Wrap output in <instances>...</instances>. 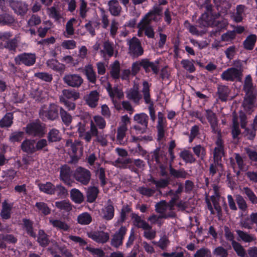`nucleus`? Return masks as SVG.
<instances>
[{
    "mask_svg": "<svg viewBox=\"0 0 257 257\" xmlns=\"http://www.w3.org/2000/svg\"><path fill=\"white\" fill-rule=\"evenodd\" d=\"M126 231L127 229L125 226H121L112 235L111 240V245L116 248L121 245Z\"/></svg>",
    "mask_w": 257,
    "mask_h": 257,
    "instance_id": "obj_10",
    "label": "nucleus"
},
{
    "mask_svg": "<svg viewBox=\"0 0 257 257\" xmlns=\"http://www.w3.org/2000/svg\"><path fill=\"white\" fill-rule=\"evenodd\" d=\"M245 7L243 5H238L236 7V13L234 16V20L236 22H240L242 21V16Z\"/></svg>",
    "mask_w": 257,
    "mask_h": 257,
    "instance_id": "obj_54",
    "label": "nucleus"
},
{
    "mask_svg": "<svg viewBox=\"0 0 257 257\" xmlns=\"http://www.w3.org/2000/svg\"><path fill=\"white\" fill-rule=\"evenodd\" d=\"M242 69L239 68H230L224 71L221 75L223 80L227 81H233L234 80H241Z\"/></svg>",
    "mask_w": 257,
    "mask_h": 257,
    "instance_id": "obj_5",
    "label": "nucleus"
},
{
    "mask_svg": "<svg viewBox=\"0 0 257 257\" xmlns=\"http://www.w3.org/2000/svg\"><path fill=\"white\" fill-rule=\"evenodd\" d=\"M134 121L146 127L148 125V116L145 113H137L134 116Z\"/></svg>",
    "mask_w": 257,
    "mask_h": 257,
    "instance_id": "obj_33",
    "label": "nucleus"
},
{
    "mask_svg": "<svg viewBox=\"0 0 257 257\" xmlns=\"http://www.w3.org/2000/svg\"><path fill=\"white\" fill-rule=\"evenodd\" d=\"M55 206L58 209L66 211H69L72 209L71 204L68 201L66 200L57 201L55 202Z\"/></svg>",
    "mask_w": 257,
    "mask_h": 257,
    "instance_id": "obj_50",
    "label": "nucleus"
},
{
    "mask_svg": "<svg viewBox=\"0 0 257 257\" xmlns=\"http://www.w3.org/2000/svg\"><path fill=\"white\" fill-rule=\"evenodd\" d=\"M38 186L39 190L48 195H54L55 191V185L50 182L46 183H39Z\"/></svg>",
    "mask_w": 257,
    "mask_h": 257,
    "instance_id": "obj_23",
    "label": "nucleus"
},
{
    "mask_svg": "<svg viewBox=\"0 0 257 257\" xmlns=\"http://www.w3.org/2000/svg\"><path fill=\"white\" fill-rule=\"evenodd\" d=\"M18 64H24L26 66H32L36 61V56L32 53H23L17 56L15 59Z\"/></svg>",
    "mask_w": 257,
    "mask_h": 257,
    "instance_id": "obj_11",
    "label": "nucleus"
},
{
    "mask_svg": "<svg viewBox=\"0 0 257 257\" xmlns=\"http://www.w3.org/2000/svg\"><path fill=\"white\" fill-rule=\"evenodd\" d=\"M35 206L38 211L41 212L44 215H48L50 213L51 209L45 203L43 202H37Z\"/></svg>",
    "mask_w": 257,
    "mask_h": 257,
    "instance_id": "obj_53",
    "label": "nucleus"
},
{
    "mask_svg": "<svg viewBox=\"0 0 257 257\" xmlns=\"http://www.w3.org/2000/svg\"><path fill=\"white\" fill-rule=\"evenodd\" d=\"M127 128L126 127L118 126L117 128V141L118 142L119 144H122L123 143V139L125 136L126 132L127 131Z\"/></svg>",
    "mask_w": 257,
    "mask_h": 257,
    "instance_id": "obj_55",
    "label": "nucleus"
},
{
    "mask_svg": "<svg viewBox=\"0 0 257 257\" xmlns=\"http://www.w3.org/2000/svg\"><path fill=\"white\" fill-rule=\"evenodd\" d=\"M56 193L59 198H64L68 194L67 190L61 184L55 185L54 194Z\"/></svg>",
    "mask_w": 257,
    "mask_h": 257,
    "instance_id": "obj_51",
    "label": "nucleus"
},
{
    "mask_svg": "<svg viewBox=\"0 0 257 257\" xmlns=\"http://www.w3.org/2000/svg\"><path fill=\"white\" fill-rule=\"evenodd\" d=\"M43 131L44 126L37 122L28 124L26 128L27 134L34 136H43L44 134Z\"/></svg>",
    "mask_w": 257,
    "mask_h": 257,
    "instance_id": "obj_15",
    "label": "nucleus"
},
{
    "mask_svg": "<svg viewBox=\"0 0 257 257\" xmlns=\"http://www.w3.org/2000/svg\"><path fill=\"white\" fill-rule=\"evenodd\" d=\"M98 193V190L95 187H89L87 191V201L92 203L95 200Z\"/></svg>",
    "mask_w": 257,
    "mask_h": 257,
    "instance_id": "obj_39",
    "label": "nucleus"
},
{
    "mask_svg": "<svg viewBox=\"0 0 257 257\" xmlns=\"http://www.w3.org/2000/svg\"><path fill=\"white\" fill-rule=\"evenodd\" d=\"M71 174L70 168L69 166L67 165L62 166L60 170V179L65 184L70 186H71L72 183L70 180Z\"/></svg>",
    "mask_w": 257,
    "mask_h": 257,
    "instance_id": "obj_20",
    "label": "nucleus"
},
{
    "mask_svg": "<svg viewBox=\"0 0 257 257\" xmlns=\"http://www.w3.org/2000/svg\"><path fill=\"white\" fill-rule=\"evenodd\" d=\"M47 13L50 18L58 21L61 19V14L58 9L55 7H52L47 9Z\"/></svg>",
    "mask_w": 257,
    "mask_h": 257,
    "instance_id": "obj_46",
    "label": "nucleus"
},
{
    "mask_svg": "<svg viewBox=\"0 0 257 257\" xmlns=\"http://www.w3.org/2000/svg\"><path fill=\"white\" fill-rule=\"evenodd\" d=\"M73 176L77 181L86 185L90 181L91 174L89 170L82 167H79L75 171Z\"/></svg>",
    "mask_w": 257,
    "mask_h": 257,
    "instance_id": "obj_6",
    "label": "nucleus"
},
{
    "mask_svg": "<svg viewBox=\"0 0 257 257\" xmlns=\"http://www.w3.org/2000/svg\"><path fill=\"white\" fill-rule=\"evenodd\" d=\"M61 136L59 131L55 128H52L48 133V139L49 142H54L61 140Z\"/></svg>",
    "mask_w": 257,
    "mask_h": 257,
    "instance_id": "obj_45",
    "label": "nucleus"
},
{
    "mask_svg": "<svg viewBox=\"0 0 257 257\" xmlns=\"http://www.w3.org/2000/svg\"><path fill=\"white\" fill-rule=\"evenodd\" d=\"M232 245L237 255L240 257H244L246 254L245 250L239 243L233 241Z\"/></svg>",
    "mask_w": 257,
    "mask_h": 257,
    "instance_id": "obj_49",
    "label": "nucleus"
},
{
    "mask_svg": "<svg viewBox=\"0 0 257 257\" xmlns=\"http://www.w3.org/2000/svg\"><path fill=\"white\" fill-rule=\"evenodd\" d=\"M85 74L88 81L94 83L96 80V75L91 65H87L84 67Z\"/></svg>",
    "mask_w": 257,
    "mask_h": 257,
    "instance_id": "obj_32",
    "label": "nucleus"
},
{
    "mask_svg": "<svg viewBox=\"0 0 257 257\" xmlns=\"http://www.w3.org/2000/svg\"><path fill=\"white\" fill-rule=\"evenodd\" d=\"M19 41V37H16L14 39L7 42L5 47L9 50L14 51L17 47Z\"/></svg>",
    "mask_w": 257,
    "mask_h": 257,
    "instance_id": "obj_59",
    "label": "nucleus"
},
{
    "mask_svg": "<svg viewBox=\"0 0 257 257\" xmlns=\"http://www.w3.org/2000/svg\"><path fill=\"white\" fill-rule=\"evenodd\" d=\"M138 28L139 29L138 33L139 36H142L144 33H145V35L149 38H152L154 37L155 33L154 30L148 22L141 21L138 25Z\"/></svg>",
    "mask_w": 257,
    "mask_h": 257,
    "instance_id": "obj_13",
    "label": "nucleus"
},
{
    "mask_svg": "<svg viewBox=\"0 0 257 257\" xmlns=\"http://www.w3.org/2000/svg\"><path fill=\"white\" fill-rule=\"evenodd\" d=\"M94 124L99 128L103 129L106 126V122L103 118L99 115L93 117Z\"/></svg>",
    "mask_w": 257,
    "mask_h": 257,
    "instance_id": "obj_60",
    "label": "nucleus"
},
{
    "mask_svg": "<svg viewBox=\"0 0 257 257\" xmlns=\"http://www.w3.org/2000/svg\"><path fill=\"white\" fill-rule=\"evenodd\" d=\"M49 221L54 227L58 229L63 231H67L69 229V226L66 223L60 220L50 218Z\"/></svg>",
    "mask_w": 257,
    "mask_h": 257,
    "instance_id": "obj_40",
    "label": "nucleus"
},
{
    "mask_svg": "<svg viewBox=\"0 0 257 257\" xmlns=\"http://www.w3.org/2000/svg\"><path fill=\"white\" fill-rule=\"evenodd\" d=\"M70 197L73 201L80 204L84 200L83 194L77 189L74 188L70 191Z\"/></svg>",
    "mask_w": 257,
    "mask_h": 257,
    "instance_id": "obj_30",
    "label": "nucleus"
},
{
    "mask_svg": "<svg viewBox=\"0 0 257 257\" xmlns=\"http://www.w3.org/2000/svg\"><path fill=\"white\" fill-rule=\"evenodd\" d=\"M13 115L12 113L9 112L0 120V127H9L13 123Z\"/></svg>",
    "mask_w": 257,
    "mask_h": 257,
    "instance_id": "obj_34",
    "label": "nucleus"
},
{
    "mask_svg": "<svg viewBox=\"0 0 257 257\" xmlns=\"http://www.w3.org/2000/svg\"><path fill=\"white\" fill-rule=\"evenodd\" d=\"M63 80L67 85L76 88L80 87L83 82L82 78L76 74H66L63 77Z\"/></svg>",
    "mask_w": 257,
    "mask_h": 257,
    "instance_id": "obj_8",
    "label": "nucleus"
},
{
    "mask_svg": "<svg viewBox=\"0 0 257 257\" xmlns=\"http://www.w3.org/2000/svg\"><path fill=\"white\" fill-rule=\"evenodd\" d=\"M86 249L95 257H103L104 256V251L100 248H94L89 246L86 247Z\"/></svg>",
    "mask_w": 257,
    "mask_h": 257,
    "instance_id": "obj_56",
    "label": "nucleus"
},
{
    "mask_svg": "<svg viewBox=\"0 0 257 257\" xmlns=\"http://www.w3.org/2000/svg\"><path fill=\"white\" fill-rule=\"evenodd\" d=\"M130 53L135 57L142 55L143 50L141 46L139 40L136 38H133L128 41Z\"/></svg>",
    "mask_w": 257,
    "mask_h": 257,
    "instance_id": "obj_14",
    "label": "nucleus"
},
{
    "mask_svg": "<svg viewBox=\"0 0 257 257\" xmlns=\"http://www.w3.org/2000/svg\"><path fill=\"white\" fill-rule=\"evenodd\" d=\"M192 149L193 152L198 158L203 160L206 155V151L203 147L198 145L194 147Z\"/></svg>",
    "mask_w": 257,
    "mask_h": 257,
    "instance_id": "obj_48",
    "label": "nucleus"
},
{
    "mask_svg": "<svg viewBox=\"0 0 257 257\" xmlns=\"http://www.w3.org/2000/svg\"><path fill=\"white\" fill-rule=\"evenodd\" d=\"M80 97V94L74 90H70L69 89H64L62 91V95L60 98H64L65 100L72 99L76 100Z\"/></svg>",
    "mask_w": 257,
    "mask_h": 257,
    "instance_id": "obj_29",
    "label": "nucleus"
},
{
    "mask_svg": "<svg viewBox=\"0 0 257 257\" xmlns=\"http://www.w3.org/2000/svg\"><path fill=\"white\" fill-rule=\"evenodd\" d=\"M151 84L146 80L143 81L142 83V92L143 93L144 99L146 103H151L153 101L151 98L150 88Z\"/></svg>",
    "mask_w": 257,
    "mask_h": 257,
    "instance_id": "obj_25",
    "label": "nucleus"
},
{
    "mask_svg": "<svg viewBox=\"0 0 257 257\" xmlns=\"http://www.w3.org/2000/svg\"><path fill=\"white\" fill-rule=\"evenodd\" d=\"M205 115L208 122L210 123L212 131L215 133L219 134L218 129L217 119L215 114L211 110L207 109L205 110Z\"/></svg>",
    "mask_w": 257,
    "mask_h": 257,
    "instance_id": "obj_19",
    "label": "nucleus"
},
{
    "mask_svg": "<svg viewBox=\"0 0 257 257\" xmlns=\"http://www.w3.org/2000/svg\"><path fill=\"white\" fill-rule=\"evenodd\" d=\"M105 88L114 107L118 110H121V105L119 100L122 99L124 97L122 90L117 87L112 88L109 83H107Z\"/></svg>",
    "mask_w": 257,
    "mask_h": 257,
    "instance_id": "obj_2",
    "label": "nucleus"
},
{
    "mask_svg": "<svg viewBox=\"0 0 257 257\" xmlns=\"http://www.w3.org/2000/svg\"><path fill=\"white\" fill-rule=\"evenodd\" d=\"M114 45L108 41H105L103 44V49L100 51V55L103 58L106 56L110 57L114 53Z\"/></svg>",
    "mask_w": 257,
    "mask_h": 257,
    "instance_id": "obj_21",
    "label": "nucleus"
},
{
    "mask_svg": "<svg viewBox=\"0 0 257 257\" xmlns=\"http://www.w3.org/2000/svg\"><path fill=\"white\" fill-rule=\"evenodd\" d=\"M108 10L111 15L118 16L121 11V7L117 0H110L108 2Z\"/></svg>",
    "mask_w": 257,
    "mask_h": 257,
    "instance_id": "obj_24",
    "label": "nucleus"
},
{
    "mask_svg": "<svg viewBox=\"0 0 257 257\" xmlns=\"http://www.w3.org/2000/svg\"><path fill=\"white\" fill-rule=\"evenodd\" d=\"M183 68L189 72H193L195 71V67L192 61L188 60H183L181 62Z\"/></svg>",
    "mask_w": 257,
    "mask_h": 257,
    "instance_id": "obj_61",
    "label": "nucleus"
},
{
    "mask_svg": "<svg viewBox=\"0 0 257 257\" xmlns=\"http://www.w3.org/2000/svg\"><path fill=\"white\" fill-rule=\"evenodd\" d=\"M161 11L159 7L155 8L153 11L146 14L141 21L148 22L149 24L152 21L158 22L161 19Z\"/></svg>",
    "mask_w": 257,
    "mask_h": 257,
    "instance_id": "obj_16",
    "label": "nucleus"
},
{
    "mask_svg": "<svg viewBox=\"0 0 257 257\" xmlns=\"http://www.w3.org/2000/svg\"><path fill=\"white\" fill-rule=\"evenodd\" d=\"M243 88L245 92V96L242 105L244 110L250 113L254 106L256 94L253 87L252 79L250 75H247L245 77Z\"/></svg>",
    "mask_w": 257,
    "mask_h": 257,
    "instance_id": "obj_1",
    "label": "nucleus"
},
{
    "mask_svg": "<svg viewBox=\"0 0 257 257\" xmlns=\"http://www.w3.org/2000/svg\"><path fill=\"white\" fill-rule=\"evenodd\" d=\"M99 95L98 92L96 91H91L88 95L85 96L84 100L86 103L91 108H95L98 104Z\"/></svg>",
    "mask_w": 257,
    "mask_h": 257,
    "instance_id": "obj_18",
    "label": "nucleus"
},
{
    "mask_svg": "<svg viewBox=\"0 0 257 257\" xmlns=\"http://www.w3.org/2000/svg\"><path fill=\"white\" fill-rule=\"evenodd\" d=\"M12 208V205L11 204H8L6 202L3 203V209L1 213L3 219H8L10 218Z\"/></svg>",
    "mask_w": 257,
    "mask_h": 257,
    "instance_id": "obj_41",
    "label": "nucleus"
},
{
    "mask_svg": "<svg viewBox=\"0 0 257 257\" xmlns=\"http://www.w3.org/2000/svg\"><path fill=\"white\" fill-rule=\"evenodd\" d=\"M61 46L66 49H73L76 47V43L73 40H67L62 42Z\"/></svg>",
    "mask_w": 257,
    "mask_h": 257,
    "instance_id": "obj_63",
    "label": "nucleus"
},
{
    "mask_svg": "<svg viewBox=\"0 0 257 257\" xmlns=\"http://www.w3.org/2000/svg\"><path fill=\"white\" fill-rule=\"evenodd\" d=\"M229 88L225 86H220L218 87V93L219 98L222 101H226L229 94Z\"/></svg>",
    "mask_w": 257,
    "mask_h": 257,
    "instance_id": "obj_52",
    "label": "nucleus"
},
{
    "mask_svg": "<svg viewBox=\"0 0 257 257\" xmlns=\"http://www.w3.org/2000/svg\"><path fill=\"white\" fill-rule=\"evenodd\" d=\"M7 2L17 15L23 16L27 13L28 10V5L22 1L7 0Z\"/></svg>",
    "mask_w": 257,
    "mask_h": 257,
    "instance_id": "obj_4",
    "label": "nucleus"
},
{
    "mask_svg": "<svg viewBox=\"0 0 257 257\" xmlns=\"http://www.w3.org/2000/svg\"><path fill=\"white\" fill-rule=\"evenodd\" d=\"M243 190L245 194L247 195L251 202L252 204H257V197L253 191L248 187L244 188Z\"/></svg>",
    "mask_w": 257,
    "mask_h": 257,
    "instance_id": "obj_57",
    "label": "nucleus"
},
{
    "mask_svg": "<svg viewBox=\"0 0 257 257\" xmlns=\"http://www.w3.org/2000/svg\"><path fill=\"white\" fill-rule=\"evenodd\" d=\"M88 237L99 243H104L109 239V234L107 232L97 231L87 233Z\"/></svg>",
    "mask_w": 257,
    "mask_h": 257,
    "instance_id": "obj_12",
    "label": "nucleus"
},
{
    "mask_svg": "<svg viewBox=\"0 0 257 257\" xmlns=\"http://www.w3.org/2000/svg\"><path fill=\"white\" fill-rule=\"evenodd\" d=\"M100 214L105 220H109L112 219L114 215V209L113 205L110 203L104 206L102 208Z\"/></svg>",
    "mask_w": 257,
    "mask_h": 257,
    "instance_id": "obj_22",
    "label": "nucleus"
},
{
    "mask_svg": "<svg viewBox=\"0 0 257 257\" xmlns=\"http://www.w3.org/2000/svg\"><path fill=\"white\" fill-rule=\"evenodd\" d=\"M110 75L113 78L118 79L120 77V65L115 61L111 66Z\"/></svg>",
    "mask_w": 257,
    "mask_h": 257,
    "instance_id": "obj_44",
    "label": "nucleus"
},
{
    "mask_svg": "<svg viewBox=\"0 0 257 257\" xmlns=\"http://www.w3.org/2000/svg\"><path fill=\"white\" fill-rule=\"evenodd\" d=\"M210 251L206 248H201L198 250L194 257H208L210 256Z\"/></svg>",
    "mask_w": 257,
    "mask_h": 257,
    "instance_id": "obj_64",
    "label": "nucleus"
},
{
    "mask_svg": "<svg viewBox=\"0 0 257 257\" xmlns=\"http://www.w3.org/2000/svg\"><path fill=\"white\" fill-rule=\"evenodd\" d=\"M14 22V17L12 15L6 13L0 15V25H10Z\"/></svg>",
    "mask_w": 257,
    "mask_h": 257,
    "instance_id": "obj_43",
    "label": "nucleus"
},
{
    "mask_svg": "<svg viewBox=\"0 0 257 257\" xmlns=\"http://www.w3.org/2000/svg\"><path fill=\"white\" fill-rule=\"evenodd\" d=\"M24 133L22 132H16L12 133L10 137V141L12 143L21 141L23 138Z\"/></svg>",
    "mask_w": 257,
    "mask_h": 257,
    "instance_id": "obj_62",
    "label": "nucleus"
},
{
    "mask_svg": "<svg viewBox=\"0 0 257 257\" xmlns=\"http://www.w3.org/2000/svg\"><path fill=\"white\" fill-rule=\"evenodd\" d=\"M47 65L50 68L57 72H63L65 70V65L55 59L49 60L47 62Z\"/></svg>",
    "mask_w": 257,
    "mask_h": 257,
    "instance_id": "obj_26",
    "label": "nucleus"
},
{
    "mask_svg": "<svg viewBox=\"0 0 257 257\" xmlns=\"http://www.w3.org/2000/svg\"><path fill=\"white\" fill-rule=\"evenodd\" d=\"M60 114L62 120V121L65 125L68 126L72 121V116L62 107L60 108Z\"/></svg>",
    "mask_w": 257,
    "mask_h": 257,
    "instance_id": "obj_47",
    "label": "nucleus"
},
{
    "mask_svg": "<svg viewBox=\"0 0 257 257\" xmlns=\"http://www.w3.org/2000/svg\"><path fill=\"white\" fill-rule=\"evenodd\" d=\"M257 40V36L254 34H250L243 41L244 48L248 50H251L254 48Z\"/></svg>",
    "mask_w": 257,
    "mask_h": 257,
    "instance_id": "obj_28",
    "label": "nucleus"
},
{
    "mask_svg": "<svg viewBox=\"0 0 257 257\" xmlns=\"http://www.w3.org/2000/svg\"><path fill=\"white\" fill-rule=\"evenodd\" d=\"M38 241L40 244L43 246H46L48 243V239L47 235L42 230H40L39 231Z\"/></svg>",
    "mask_w": 257,
    "mask_h": 257,
    "instance_id": "obj_58",
    "label": "nucleus"
},
{
    "mask_svg": "<svg viewBox=\"0 0 257 257\" xmlns=\"http://www.w3.org/2000/svg\"><path fill=\"white\" fill-rule=\"evenodd\" d=\"M216 147L214 151V158L218 160L220 159L223 154V142L220 137H218L216 142Z\"/></svg>",
    "mask_w": 257,
    "mask_h": 257,
    "instance_id": "obj_27",
    "label": "nucleus"
},
{
    "mask_svg": "<svg viewBox=\"0 0 257 257\" xmlns=\"http://www.w3.org/2000/svg\"><path fill=\"white\" fill-rule=\"evenodd\" d=\"M239 119L240 121L241 126L242 128H245V134L247 138L249 140L253 139L255 136V126L257 124V116L254 119L253 124L251 128H245L246 124V117L245 114L242 111L239 113Z\"/></svg>",
    "mask_w": 257,
    "mask_h": 257,
    "instance_id": "obj_7",
    "label": "nucleus"
},
{
    "mask_svg": "<svg viewBox=\"0 0 257 257\" xmlns=\"http://www.w3.org/2000/svg\"><path fill=\"white\" fill-rule=\"evenodd\" d=\"M40 116L42 118H48L51 120H54L58 116V109L56 105L50 104L48 108H43L40 111Z\"/></svg>",
    "mask_w": 257,
    "mask_h": 257,
    "instance_id": "obj_9",
    "label": "nucleus"
},
{
    "mask_svg": "<svg viewBox=\"0 0 257 257\" xmlns=\"http://www.w3.org/2000/svg\"><path fill=\"white\" fill-rule=\"evenodd\" d=\"M176 202V199H172L169 203L162 201L156 205V210L160 213L161 217L167 218L173 215L172 210Z\"/></svg>",
    "mask_w": 257,
    "mask_h": 257,
    "instance_id": "obj_3",
    "label": "nucleus"
},
{
    "mask_svg": "<svg viewBox=\"0 0 257 257\" xmlns=\"http://www.w3.org/2000/svg\"><path fill=\"white\" fill-rule=\"evenodd\" d=\"M231 133L233 138H237L240 133L239 127L238 118L235 114H233V115Z\"/></svg>",
    "mask_w": 257,
    "mask_h": 257,
    "instance_id": "obj_38",
    "label": "nucleus"
},
{
    "mask_svg": "<svg viewBox=\"0 0 257 257\" xmlns=\"http://www.w3.org/2000/svg\"><path fill=\"white\" fill-rule=\"evenodd\" d=\"M180 157L186 163H193L195 162L196 159L193 154L188 150H184L180 153Z\"/></svg>",
    "mask_w": 257,
    "mask_h": 257,
    "instance_id": "obj_36",
    "label": "nucleus"
},
{
    "mask_svg": "<svg viewBox=\"0 0 257 257\" xmlns=\"http://www.w3.org/2000/svg\"><path fill=\"white\" fill-rule=\"evenodd\" d=\"M198 21L202 27H208L214 25V22L211 20V17L208 13H206L201 15Z\"/></svg>",
    "mask_w": 257,
    "mask_h": 257,
    "instance_id": "obj_37",
    "label": "nucleus"
},
{
    "mask_svg": "<svg viewBox=\"0 0 257 257\" xmlns=\"http://www.w3.org/2000/svg\"><path fill=\"white\" fill-rule=\"evenodd\" d=\"M236 232L239 237L245 242H250L256 239L254 235L248 234L246 232L240 230H236Z\"/></svg>",
    "mask_w": 257,
    "mask_h": 257,
    "instance_id": "obj_35",
    "label": "nucleus"
},
{
    "mask_svg": "<svg viewBox=\"0 0 257 257\" xmlns=\"http://www.w3.org/2000/svg\"><path fill=\"white\" fill-rule=\"evenodd\" d=\"M137 81H135V84L133 88L129 90L126 93V97L127 98L132 100L135 103H139L140 100L142 98V96L139 91V84Z\"/></svg>",
    "mask_w": 257,
    "mask_h": 257,
    "instance_id": "obj_17",
    "label": "nucleus"
},
{
    "mask_svg": "<svg viewBox=\"0 0 257 257\" xmlns=\"http://www.w3.org/2000/svg\"><path fill=\"white\" fill-rule=\"evenodd\" d=\"M34 145L35 141L34 140H26L22 143L21 148L24 152L32 153L36 151Z\"/></svg>",
    "mask_w": 257,
    "mask_h": 257,
    "instance_id": "obj_31",
    "label": "nucleus"
},
{
    "mask_svg": "<svg viewBox=\"0 0 257 257\" xmlns=\"http://www.w3.org/2000/svg\"><path fill=\"white\" fill-rule=\"evenodd\" d=\"M91 221V216L87 212H83L79 215L77 217L78 222L81 225L89 224Z\"/></svg>",
    "mask_w": 257,
    "mask_h": 257,
    "instance_id": "obj_42",
    "label": "nucleus"
}]
</instances>
